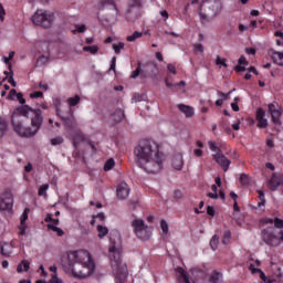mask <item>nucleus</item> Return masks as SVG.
<instances>
[{"mask_svg": "<svg viewBox=\"0 0 283 283\" xmlns=\"http://www.w3.org/2000/svg\"><path fill=\"white\" fill-rule=\"evenodd\" d=\"M11 125L20 138H32L39 134V129L43 126V111L32 108L29 105L19 106L13 111Z\"/></svg>", "mask_w": 283, "mask_h": 283, "instance_id": "f257e3e1", "label": "nucleus"}, {"mask_svg": "<svg viewBox=\"0 0 283 283\" xmlns=\"http://www.w3.org/2000/svg\"><path fill=\"white\" fill-rule=\"evenodd\" d=\"M135 163L147 174H159L165 163V156L160 153L158 144L150 139H143L134 149Z\"/></svg>", "mask_w": 283, "mask_h": 283, "instance_id": "f03ea898", "label": "nucleus"}, {"mask_svg": "<svg viewBox=\"0 0 283 283\" xmlns=\"http://www.w3.org/2000/svg\"><path fill=\"white\" fill-rule=\"evenodd\" d=\"M112 245L108 251L111 253V269L115 277L116 283H125L127 276L129 275V270H127V264L123 262V248L120 244H116L113 239H111Z\"/></svg>", "mask_w": 283, "mask_h": 283, "instance_id": "7ed1b4c3", "label": "nucleus"}, {"mask_svg": "<svg viewBox=\"0 0 283 283\" xmlns=\"http://www.w3.org/2000/svg\"><path fill=\"white\" fill-rule=\"evenodd\" d=\"M94 262L92 254L87 250L72 251L67 258L61 260V265L64 271H72L73 266H81Z\"/></svg>", "mask_w": 283, "mask_h": 283, "instance_id": "20e7f679", "label": "nucleus"}, {"mask_svg": "<svg viewBox=\"0 0 283 283\" xmlns=\"http://www.w3.org/2000/svg\"><path fill=\"white\" fill-rule=\"evenodd\" d=\"M220 12V3L217 0H206L199 7V17L201 23H207L209 17H216Z\"/></svg>", "mask_w": 283, "mask_h": 283, "instance_id": "39448f33", "label": "nucleus"}, {"mask_svg": "<svg viewBox=\"0 0 283 283\" xmlns=\"http://www.w3.org/2000/svg\"><path fill=\"white\" fill-rule=\"evenodd\" d=\"M64 271L65 273H72L73 276L77 280H87V277H92V275H94V271H96V264L92 262L83 265H75L72 270Z\"/></svg>", "mask_w": 283, "mask_h": 283, "instance_id": "423d86ee", "label": "nucleus"}, {"mask_svg": "<svg viewBox=\"0 0 283 283\" xmlns=\"http://www.w3.org/2000/svg\"><path fill=\"white\" fill-rule=\"evenodd\" d=\"M130 227H133V231L139 240H149L151 238L153 228L145 224V220L134 219L130 222Z\"/></svg>", "mask_w": 283, "mask_h": 283, "instance_id": "0eeeda50", "label": "nucleus"}, {"mask_svg": "<svg viewBox=\"0 0 283 283\" xmlns=\"http://www.w3.org/2000/svg\"><path fill=\"white\" fill-rule=\"evenodd\" d=\"M32 21L34 25H40L41 28H52L54 23V13L44 11V10H36L32 17Z\"/></svg>", "mask_w": 283, "mask_h": 283, "instance_id": "6e6552de", "label": "nucleus"}, {"mask_svg": "<svg viewBox=\"0 0 283 283\" xmlns=\"http://www.w3.org/2000/svg\"><path fill=\"white\" fill-rule=\"evenodd\" d=\"M44 222H48V229L50 231H54L59 238H63V235H65V231H63L61 228H57V224H61V221L59 219L52 218L51 213L46 214Z\"/></svg>", "mask_w": 283, "mask_h": 283, "instance_id": "1a4fd4ad", "label": "nucleus"}, {"mask_svg": "<svg viewBox=\"0 0 283 283\" xmlns=\"http://www.w3.org/2000/svg\"><path fill=\"white\" fill-rule=\"evenodd\" d=\"M14 198L11 191H6L0 198V211H12Z\"/></svg>", "mask_w": 283, "mask_h": 283, "instance_id": "9d476101", "label": "nucleus"}, {"mask_svg": "<svg viewBox=\"0 0 283 283\" xmlns=\"http://www.w3.org/2000/svg\"><path fill=\"white\" fill-rule=\"evenodd\" d=\"M268 107L272 117V122L275 125L280 124V118L282 117V108L280 107V105L274 102L269 104Z\"/></svg>", "mask_w": 283, "mask_h": 283, "instance_id": "9b49d317", "label": "nucleus"}, {"mask_svg": "<svg viewBox=\"0 0 283 283\" xmlns=\"http://www.w3.org/2000/svg\"><path fill=\"white\" fill-rule=\"evenodd\" d=\"M216 163L220 165V167L223 169V171H229V167L231 166V160L224 156V154L219 153L212 155Z\"/></svg>", "mask_w": 283, "mask_h": 283, "instance_id": "f8f14e48", "label": "nucleus"}, {"mask_svg": "<svg viewBox=\"0 0 283 283\" xmlns=\"http://www.w3.org/2000/svg\"><path fill=\"white\" fill-rule=\"evenodd\" d=\"M129 197V186L127 185V182L122 181L118 186H117V198L119 200H125Z\"/></svg>", "mask_w": 283, "mask_h": 283, "instance_id": "ddd939ff", "label": "nucleus"}, {"mask_svg": "<svg viewBox=\"0 0 283 283\" xmlns=\"http://www.w3.org/2000/svg\"><path fill=\"white\" fill-rule=\"evenodd\" d=\"M140 17H142V11L139 8H132L126 11V21H129L130 23L138 21Z\"/></svg>", "mask_w": 283, "mask_h": 283, "instance_id": "4468645a", "label": "nucleus"}, {"mask_svg": "<svg viewBox=\"0 0 283 283\" xmlns=\"http://www.w3.org/2000/svg\"><path fill=\"white\" fill-rule=\"evenodd\" d=\"M282 185H283V177L277 174H273L269 181V189L271 191H275L277 187Z\"/></svg>", "mask_w": 283, "mask_h": 283, "instance_id": "2eb2a0df", "label": "nucleus"}, {"mask_svg": "<svg viewBox=\"0 0 283 283\" xmlns=\"http://www.w3.org/2000/svg\"><path fill=\"white\" fill-rule=\"evenodd\" d=\"M98 10H111L112 12H115V14H118V8H116V2H114V0H102Z\"/></svg>", "mask_w": 283, "mask_h": 283, "instance_id": "dca6fc26", "label": "nucleus"}, {"mask_svg": "<svg viewBox=\"0 0 283 283\" xmlns=\"http://www.w3.org/2000/svg\"><path fill=\"white\" fill-rule=\"evenodd\" d=\"M72 138H73V145L75 148L78 147L80 143H85V140H86L85 134H83V132H81V129H75L72 133Z\"/></svg>", "mask_w": 283, "mask_h": 283, "instance_id": "f3484780", "label": "nucleus"}, {"mask_svg": "<svg viewBox=\"0 0 283 283\" xmlns=\"http://www.w3.org/2000/svg\"><path fill=\"white\" fill-rule=\"evenodd\" d=\"M179 112H181V114H184V116H186V118H193L196 112L193 111V108L189 105H185V104H178L177 105Z\"/></svg>", "mask_w": 283, "mask_h": 283, "instance_id": "a211bd4d", "label": "nucleus"}, {"mask_svg": "<svg viewBox=\"0 0 283 283\" xmlns=\"http://www.w3.org/2000/svg\"><path fill=\"white\" fill-rule=\"evenodd\" d=\"M28 213H30V208H25L22 216H21V219H20V232L19 234L20 235H25V230L28 229V226H25V220H28Z\"/></svg>", "mask_w": 283, "mask_h": 283, "instance_id": "6ab92c4d", "label": "nucleus"}, {"mask_svg": "<svg viewBox=\"0 0 283 283\" xmlns=\"http://www.w3.org/2000/svg\"><path fill=\"white\" fill-rule=\"evenodd\" d=\"M184 165H185V160L182 159V155H176L172 158V167L177 171H180L182 169Z\"/></svg>", "mask_w": 283, "mask_h": 283, "instance_id": "aec40b11", "label": "nucleus"}, {"mask_svg": "<svg viewBox=\"0 0 283 283\" xmlns=\"http://www.w3.org/2000/svg\"><path fill=\"white\" fill-rule=\"evenodd\" d=\"M272 61L276 65H281V67H283V52L272 51Z\"/></svg>", "mask_w": 283, "mask_h": 283, "instance_id": "412c9836", "label": "nucleus"}, {"mask_svg": "<svg viewBox=\"0 0 283 283\" xmlns=\"http://www.w3.org/2000/svg\"><path fill=\"white\" fill-rule=\"evenodd\" d=\"M112 118L114 123H122V120L125 118V111L117 108L115 112L112 114Z\"/></svg>", "mask_w": 283, "mask_h": 283, "instance_id": "4be33fe9", "label": "nucleus"}, {"mask_svg": "<svg viewBox=\"0 0 283 283\" xmlns=\"http://www.w3.org/2000/svg\"><path fill=\"white\" fill-rule=\"evenodd\" d=\"M62 120L64 123V127L67 129H74L76 127V119L71 117H62Z\"/></svg>", "mask_w": 283, "mask_h": 283, "instance_id": "5701e85b", "label": "nucleus"}, {"mask_svg": "<svg viewBox=\"0 0 283 283\" xmlns=\"http://www.w3.org/2000/svg\"><path fill=\"white\" fill-rule=\"evenodd\" d=\"M23 271H30V262H28L27 260H22L17 268L18 273H23Z\"/></svg>", "mask_w": 283, "mask_h": 283, "instance_id": "b1692460", "label": "nucleus"}, {"mask_svg": "<svg viewBox=\"0 0 283 283\" xmlns=\"http://www.w3.org/2000/svg\"><path fill=\"white\" fill-rule=\"evenodd\" d=\"M8 133V120H6L3 117H0V138H3L6 134Z\"/></svg>", "mask_w": 283, "mask_h": 283, "instance_id": "393cba45", "label": "nucleus"}, {"mask_svg": "<svg viewBox=\"0 0 283 283\" xmlns=\"http://www.w3.org/2000/svg\"><path fill=\"white\" fill-rule=\"evenodd\" d=\"M97 231H98V238L103 239L105 235L109 233V229L107 227H103L101 224L97 226Z\"/></svg>", "mask_w": 283, "mask_h": 283, "instance_id": "a878e982", "label": "nucleus"}, {"mask_svg": "<svg viewBox=\"0 0 283 283\" xmlns=\"http://www.w3.org/2000/svg\"><path fill=\"white\" fill-rule=\"evenodd\" d=\"M218 244H220V237L214 234L210 240V247L212 251L218 249Z\"/></svg>", "mask_w": 283, "mask_h": 283, "instance_id": "bb28decb", "label": "nucleus"}, {"mask_svg": "<svg viewBox=\"0 0 283 283\" xmlns=\"http://www.w3.org/2000/svg\"><path fill=\"white\" fill-rule=\"evenodd\" d=\"M220 280H222V273L221 272H213L210 276L209 282L210 283H220Z\"/></svg>", "mask_w": 283, "mask_h": 283, "instance_id": "cd10ccee", "label": "nucleus"}, {"mask_svg": "<svg viewBox=\"0 0 283 283\" xmlns=\"http://www.w3.org/2000/svg\"><path fill=\"white\" fill-rule=\"evenodd\" d=\"M142 36H143V32L135 31L132 35H128L126 38V41H128L129 43H134L136 39H140Z\"/></svg>", "mask_w": 283, "mask_h": 283, "instance_id": "c85d7f7f", "label": "nucleus"}, {"mask_svg": "<svg viewBox=\"0 0 283 283\" xmlns=\"http://www.w3.org/2000/svg\"><path fill=\"white\" fill-rule=\"evenodd\" d=\"M67 103H69L70 107H76V105H78V103H81V96L75 95L74 97H70L67 99Z\"/></svg>", "mask_w": 283, "mask_h": 283, "instance_id": "c756f323", "label": "nucleus"}, {"mask_svg": "<svg viewBox=\"0 0 283 283\" xmlns=\"http://www.w3.org/2000/svg\"><path fill=\"white\" fill-rule=\"evenodd\" d=\"M160 227L163 231V238H167V233H169V224H167V221L165 219L160 221Z\"/></svg>", "mask_w": 283, "mask_h": 283, "instance_id": "7c9ffc66", "label": "nucleus"}, {"mask_svg": "<svg viewBox=\"0 0 283 283\" xmlns=\"http://www.w3.org/2000/svg\"><path fill=\"white\" fill-rule=\"evenodd\" d=\"M9 72H10L9 83L10 85H12V87H17V82L14 81V71H12V64H9Z\"/></svg>", "mask_w": 283, "mask_h": 283, "instance_id": "2f4dec72", "label": "nucleus"}, {"mask_svg": "<svg viewBox=\"0 0 283 283\" xmlns=\"http://www.w3.org/2000/svg\"><path fill=\"white\" fill-rule=\"evenodd\" d=\"M114 165H116L114 158L108 159L104 165V171H111V169H114Z\"/></svg>", "mask_w": 283, "mask_h": 283, "instance_id": "473e14b6", "label": "nucleus"}, {"mask_svg": "<svg viewBox=\"0 0 283 283\" xmlns=\"http://www.w3.org/2000/svg\"><path fill=\"white\" fill-rule=\"evenodd\" d=\"M256 120H258L256 127H259L260 129H266V127H269V120H266V118L263 117Z\"/></svg>", "mask_w": 283, "mask_h": 283, "instance_id": "72a5a7b5", "label": "nucleus"}, {"mask_svg": "<svg viewBox=\"0 0 283 283\" xmlns=\"http://www.w3.org/2000/svg\"><path fill=\"white\" fill-rule=\"evenodd\" d=\"M132 8H138L139 10H142L143 2H140V0H132L128 6V10H132Z\"/></svg>", "mask_w": 283, "mask_h": 283, "instance_id": "f704fd0d", "label": "nucleus"}, {"mask_svg": "<svg viewBox=\"0 0 283 283\" xmlns=\"http://www.w3.org/2000/svg\"><path fill=\"white\" fill-rule=\"evenodd\" d=\"M259 200L260 202L258 203V207H264V205L266 203V199H264V191L263 190H259Z\"/></svg>", "mask_w": 283, "mask_h": 283, "instance_id": "c9c22d12", "label": "nucleus"}, {"mask_svg": "<svg viewBox=\"0 0 283 283\" xmlns=\"http://www.w3.org/2000/svg\"><path fill=\"white\" fill-rule=\"evenodd\" d=\"M83 52H90L91 54H96L98 52V46H83Z\"/></svg>", "mask_w": 283, "mask_h": 283, "instance_id": "e433bc0d", "label": "nucleus"}, {"mask_svg": "<svg viewBox=\"0 0 283 283\" xmlns=\"http://www.w3.org/2000/svg\"><path fill=\"white\" fill-rule=\"evenodd\" d=\"M125 49V43L119 42L118 44H113V50L115 54H120V50Z\"/></svg>", "mask_w": 283, "mask_h": 283, "instance_id": "4c0bfd02", "label": "nucleus"}, {"mask_svg": "<svg viewBox=\"0 0 283 283\" xmlns=\"http://www.w3.org/2000/svg\"><path fill=\"white\" fill-rule=\"evenodd\" d=\"M230 241H231V231L228 230L223 233L222 244H229Z\"/></svg>", "mask_w": 283, "mask_h": 283, "instance_id": "58836bf2", "label": "nucleus"}, {"mask_svg": "<svg viewBox=\"0 0 283 283\" xmlns=\"http://www.w3.org/2000/svg\"><path fill=\"white\" fill-rule=\"evenodd\" d=\"M63 143H64V139L61 136H57V137L51 139V145H53V146L63 145Z\"/></svg>", "mask_w": 283, "mask_h": 283, "instance_id": "ea45409f", "label": "nucleus"}, {"mask_svg": "<svg viewBox=\"0 0 283 283\" xmlns=\"http://www.w3.org/2000/svg\"><path fill=\"white\" fill-rule=\"evenodd\" d=\"M48 189H50V185L45 184V185L41 186V187L39 188L38 195H39V196H48V193H45V191H46Z\"/></svg>", "mask_w": 283, "mask_h": 283, "instance_id": "a19ab883", "label": "nucleus"}, {"mask_svg": "<svg viewBox=\"0 0 283 283\" xmlns=\"http://www.w3.org/2000/svg\"><path fill=\"white\" fill-rule=\"evenodd\" d=\"M216 64L222 65V67H229V65L227 64V59H222L220 56H217Z\"/></svg>", "mask_w": 283, "mask_h": 283, "instance_id": "79ce46f5", "label": "nucleus"}, {"mask_svg": "<svg viewBox=\"0 0 283 283\" xmlns=\"http://www.w3.org/2000/svg\"><path fill=\"white\" fill-rule=\"evenodd\" d=\"M140 76V62L137 63V69L133 71L130 78H138Z\"/></svg>", "mask_w": 283, "mask_h": 283, "instance_id": "37998d69", "label": "nucleus"}, {"mask_svg": "<svg viewBox=\"0 0 283 283\" xmlns=\"http://www.w3.org/2000/svg\"><path fill=\"white\" fill-rule=\"evenodd\" d=\"M209 147H210L211 151H216V154L222 153V150L218 146H216V144L213 142H209Z\"/></svg>", "mask_w": 283, "mask_h": 283, "instance_id": "c03bdc74", "label": "nucleus"}, {"mask_svg": "<svg viewBox=\"0 0 283 283\" xmlns=\"http://www.w3.org/2000/svg\"><path fill=\"white\" fill-rule=\"evenodd\" d=\"M266 116V113L262 108L256 109V120H260L261 118H264Z\"/></svg>", "mask_w": 283, "mask_h": 283, "instance_id": "a18cd8bd", "label": "nucleus"}, {"mask_svg": "<svg viewBox=\"0 0 283 283\" xmlns=\"http://www.w3.org/2000/svg\"><path fill=\"white\" fill-rule=\"evenodd\" d=\"M48 283H63V280L59 279L56 274H52L51 280Z\"/></svg>", "mask_w": 283, "mask_h": 283, "instance_id": "49530a36", "label": "nucleus"}, {"mask_svg": "<svg viewBox=\"0 0 283 283\" xmlns=\"http://www.w3.org/2000/svg\"><path fill=\"white\" fill-rule=\"evenodd\" d=\"M240 182L241 185H249V176L247 174H242L240 176Z\"/></svg>", "mask_w": 283, "mask_h": 283, "instance_id": "de8ad7c7", "label": "nucleus"}, {"mask_svg": "<svg viewBox=\"0 0 283 283\" xmlns=\"http://www.w3.org/2000/svg\"><path fill=\"white\" fill-rule=\"evenodd\" d=\"M274 227H276V229H283V220L280 218H275L274 219Z\"/></svg>", "mask_w": 283, "mask_h": 283, "instance_id": "09e8293b", "label": "nucleus"}, {"mask_svg": "<svg viewBox=\"0 0 283 283\" xmlns=\"http://www.w3.org/2000/svg\"><path fill=\"white\" fill-rule=\"evenodd\" d=\"M45 63H48V57L44 55H41L36 61V65H45Z\"/></svg>", "mask_w": 283, "mask_h": 283, "instance_id": "8fccbe9b", "label": "nucleus"}, {"mask_svg": "<svg viewBox=\"0 0 283 283\" xmlns=\"http://www.w3.org/2000/svg\"><path fill=\"white\" fill-rule=\"evenodd\" d=\"M17 99L20 103V105H22V107H23V105H25V98H23V93H18Z\"/></svg>", "mask_w": 283, "mask_h": 283, "instance_id": "3c124183", "label": "nucleus"}, {"mask_svg": "<svg viewBox=\"0 0 283 283\" xmlns=\"http://www.w3.org/2000/svg\"><path fill=\"white\" fill-rule=\"evenodd\" d=\"M239 65H249V61H247V57L244 55H241L238 60Z\"/></svg>", "mask_w": 283, "mask_h": 283, "instance_id": "603ef678", "label": "nucleus"}, {"mask_svg": "<svg viewBox=\"0 0 283 283\" xmlns=\"http://www.w3.org/2000/svg\"><path fill=\"white\" fill-rule=\"evenodd\" d=\"M42 96H43V92H41V91L30 94V98H42Z\"/></svg>", "mask_w": 283, "mask_h": 283, "instance_id": "864d4df0", "label": "nucleus"}, {"mask_svg": "<svg viewBox=\"0 0 283 283\" xmlns=\"http://www.w3.org/2000/svg\"><path fill=\"white\" fill-rule=\"evenodd\" d=\"M1 255H4V258H10V251H6V245H2L0 249Z\"/></svg>", "mask_w": 283, "mask_h": 283, "instance_id": "5fc2aeb1", "label": "nucleus"}, {"mask_svg": "<svg viewBox=\"0 0 283 283\" xmlns=\"http://www.w3.org/2000/svg\"><path fill=\"white\" fill-rule=\"evenodd\" d=\"M207 213H208V216H211L212 218H213V216H216V210L213 209L212 206L207 207Z\"/></svg>", "mask_w": 283, "mask_h": 283, "instance_id": "6e6d98bb", "label": "nucleus"}, {"mask_svg": "<svg viewBox=\"0 0 283 283\" xmlns=\"http://www.w3.org/2000/svg\"><path fill=\"white\" fill-rule=\"evenodd\" d=\"M6 17V9H3V4L0 3V21H3Z\"/></svg>", "mask_w": 283, "mask_h": 283, "instance_id": "4d7b16f0", "label": "nucleus"}, {"mask_svg": "<svg viewBox=\"0 0 283 283\" xmlns=\"http://www.w3.org/2000/svg\"><path fill=\"white\" fill-rule=\"evenodd\" d=\"M231 92L233 91H230L229 93H223V92H218L219 96H221V98H223L224 101H227L229 98V95L231 94Z\"/></svg>", "mask_w": 283, "mask_h": 283, "instance_id": "13d9d810", "label": "nucleus"}, {"mask_svg": "<svg viewBox=\"0 0 283 283\" xmlns=\"http://www.w3.org/2000/svg\"><path fill=\"white\" fill-rule=\"evenodd\" d=\"M167 70L168 72H170L171 74H176V66L174 64H168L167 65Z\"/></svg>", "mask_w": 283, "mask_h": 283, "instance_id": "bf43d9fd", "label": "nucleus"}, {"mask_svg": "<svg viewBox=\"0 0 283 283\" xmlns=\"http://www.w3.org/2000/svg\"><path fill=\"white\" fill-rule=\"evenodd\" d=\"M193 48L197 52H205V46H202V44H195Z\"/></svg>", "mask_w": 283, "mask_h": 283, "instance_id": "052dcab7", "label": "nucleus"}, {"mask_svg": "<svg viewBox=\"0 0 283 283\" xmlns=\"http://www.w3.org/2000/svg\"><path fill=\"white\" fill-rule=\"evenodd\" d=\"M109 70H112L113 72H116V57L112 59V64H111Z\"/></svg>", "mask_w": 283, "mask_h": 283, "instance_id": "680f3d73", "label": "nucleus"}, {"mask_svg": "<svg viewBox=\"0 0 283 283\" xmlns=\"http://www.w3.org/2000/svg\"><path fill=\"white\" fill-rule=\"evenodd\" d=\"M235 72H247V66H242L239 64L235 66Z\"/></svg>", "mask_w": 283, "mask_h": 283, "instance_id": "e2e57ef3", "label": "nucleus"}, {"mask_svg": "<svg viewBox=\"0 0 283 283\" xmlns=\"http://www.w3.org/2000/svg\"><path fill=\"white\" fill-rule=\"evenodd\" d=\"M231 107H232L233 112H240V106H238V102H233L231 104Z\"/></svg>", "mask_w": 283, "mask_h": 283, "instance_id": "0e129e2a", "label": "nucleus"}, {"mask_svg": "<svg viewBox=\"0 0 283 283\" xmlns=\"http://www.w3.org/2000/svg\"><path fill=\"white\" fill-rule=\"evenodd\" d=\"M195 156H197L198 158L202 157V149H195L193 150Z\"/></svg>", "mask_w": 283, "mask_h": 283, "instance_id": "69168bd1", "label": "nucleus"}, {"mask_svg": "<svg viewBox=\"0 0 283 283\" xmlns=\"http://www.w3.org/2000/svg\"><path fill=\"white\" fill-rule=\"evenodd\" d=\"M17 94H19V93H17V90H11L10 92H9V98L10 99H12V96H17Z\"/></svg>", "mask_w": 283, "mask_h": 283, "instance_id": "338daca9", "label": "nucleus"}, {"mask_svg": "<svg viewBox=\"0 0 283 283\" xmlns=\"http://www.w3.org/2000/svg\"><path fill=\"white\" fill-rule=\"evenodd\" d=\"M245 52H247V54H255V49L248 48V49H245Z\"/></svg>", "mask_w": 283, "mask_h": 283, "instance_id": "774afa93", "label": "nucleus"}]
</instances>
